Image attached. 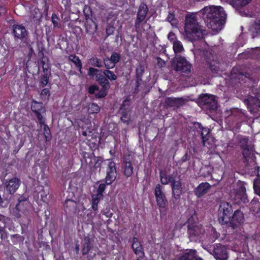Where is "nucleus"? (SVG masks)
<instances>
[{
	"instance_id": "obj_1",
	"label": "nucleus",
	"mask_w": 260,
	"mask_h": 260,
	"mask_svg": "<svg viewBox=\"0 0 260 260\" xmlns=\"http://www.w3.org/2000/svg\"><path fill=\"white\" fill-rule=\"evenodd\" d=\"M244 220V214L240 209L233 212V208L230 203L227 202L220 203L218 209V221L221 224L236 229Z\"/></svg>"
},
{
	"instance_id": "obj_2",
	"label": "nucleus",
	"mask_w": 260,
	"mask_h": 260,
	"mask_svg": "<svg viewBox=\"0 0 260 260\" xmlns=\"http://www.w3.org/2000/svg\"><path fill=\"white\" fill-rule=\"evenodd\" d=\"M207 26L213 30H220L225 14L221 6L205 7L199 12Z\"/></svg>"
},
{
	"instance_id": "obj_3",
	"label": "nucleus",
	"mask_w": 260,
	"mask_h": 260,
	"mask_svg": "<svg viewBox=\"0 0 260 260\" xmlns=\"http://www.w3.org/2000/svg\"><path fill=\"white\" fill-rule=\"evenodd\" d=\"M205 34L206 30L197 21L195 14H187L185 16L183 35L186 39L191 42L200 40Z\"/></svg>"
},
{
	"instance_id": "obj_4",
	"label": "nucleus",
	"mask_w": 260,
	"mask_h": 260,
	"mask_svg": "<svg viewBox=\"0 0 260 260\" xmlns=\"http://www.w3.org/2000/svg\"><path fill=\"white\" fill-rule=\"evenodd\" d=\"M197 220V214L194 212L185 223L187 225L188 237L191 240H195L204 232L202 225L200 224Z\"/></svg>"
},
{
	"instance_id": "obj_5",
	"label": "nucleus",
	"mask_w": 260,
	"mask_h": 260,
	"mask_svg": "<svg viewBox=\"0 0 260 260\" xmlns=\"http://www.w3.org/2000/svg\"><path fill=\"white\" fill-rule=\"evenodd\" d=\"M198 102L199 106L207 112L213 113L217 110L218 102L213 95L202 94L200 95Z\"/></svg>"
},
{
	"instance_id": "obj_6",
	"label": "nucleus",
	"mask_w": 260,
	"mask_h": 260,
	"mask_svg": "<svg viewBox=\"0 0 260 260\" xmlns=\"http://www.w3.org/2000/svg\"><path fill=\"white\" fill-rule=\"evenodd\" d=\"M148 8L147 5L142 2L139 5L135 20L134 26L137 31L142 30L143 26L147 23L149 18H146L148 13Z\"/></svg>"
},
{
	"instance_id": "obj_7",
	"label": "nucleus",
	"mask_w": 260,
	"mask_h": 260,
	"mask_svg": "<svg viewBox=\"0 0 260 260\" xmlns=\"http://www.w3.org/2000/svg\"><path fill=\"white\" fill-rule=\"evenodd\" d=\"M154 193L160 214L166 215V208L168 204V200L165 193L162 191V187L159 184L155 186Z\"/></svg>"
},
{
	"instance_id": "obj_8",
	"label": "nucleus",
	"mask_w": 260,
	"mask_h": 260,
	"mask_svg": "<svg viewBox=\"0 0 260 260\" xmlns=\"http://www.w3.org/2000/svg\"><path fill=\"white\" fill-rule=\"evenodd\" d=\"M12 33L14 36L15 41L21 40L19 46L25 47L27 45L26 37L28 32L26 28L22 24H14L12 26Z\"/></svg>"
},
{
	"instance_id": "obj_9",
	"label": "nucleus",
	"mask_w": 260,
	"mask_h": 260,
	"mask_svg": "<svg viewBox=\"0 0 260 260\" xmlns=\"http://www.w3.org/2000/svg\"><path fill=\"white\" fill-rule=\"evenodd\" d=\"M107 161L108 164L106 167V176L105 180L106 183L108 185H110L116 180L117 171L116 164L113 159H108Z\"/></svg>"
},
{
	"instance_id": "obj_10",
	"label": "nucleus",
	"mask_w": 260,
	"mask_h": 260,
	"mask_svg": "<svg viewBox=\"0 0 260 260\" xmlns=\"http://www.w3.org/2000/svg\"><path fill=\"white\" fill-rule=\"evenodd\" d=\"M176 62L173 64L176 71L188 75L191 72V64L186 58L181 55H177Z\"/></svg>"
},
{
	"instance_id": "obj_11",
	"label": "nucleus",
	"mask_w": 260,
	"mask_h": 260,
	"mask_svg": "<svg viewBox=\"0 0 260 260\" xmlns=\"http://www.w3.org/2000/svg\"><path fill=\"white\" fill-rule=\"evenodd\" d=\"M176 62L173 64L176 71L188 75L191 72V64L186 58L181 55H177Z\"/></svg>"
},
{
	"instance_id": "obj_12",
	"label": "nucleus",
	"mask_w": 260,
	"mask_h": 260,
	"mask_svg": "<svg viewBox=\"0 0 260 260\" xmlns=\"http://www.w3.org/2000/svg\"><path fill=\"white\" fill-rule=\"evenodd\" d=\"M83 157L90 168L96 170L101 167V163L103 161L102 157H96L93 152L90 153L86 152H83Z\"/></svg>"
},
{
	"instance_id": "obj_13",
	"label": "nucleus",
	"mask_w": 260,
	"mask_h": 260,
	"mask_svg": "<svg viewBox=\"0 0 260 260\" xmlns=\"http://www.w3.org/2000/svg\"><path fill=\"white\" fill-rule=\"evenodd\" d=\"M31 110L35 114L40 124L44 123V118L42 115V113L45 112V108L41 102H38L35 100L31 101Z\"/></svg>"
},
{
	"instance_id": "obj_14",
	"label": "nucleus",
	"mask_w": 260,
	"mask_h": 260,
	"mask_svg": "<svg viewBox=\"0 0 260 260\" xmlns=\"http://www.w3.org/2000/svg\"><path fill=\"white\" fill-rule=\"evenodd\" d=\"M244 103L251 113H255L260 108V100L255 96H248L244 100Z\"/></svg>"
},
{
	"instance_id": "obj_15",
	"label": "nucleus",
	"mask_w": 260,
	"mask_h": 260,
	"mask_svg": "<svg viewBox=\"0 0 260 260\" xmlns=\"http://www.w3.org/2000/svg\"><path fill=\"white\" fill-rule=\"evenodd\" d=\"M212 254L216 260H226L228 258L227 249L221 244H217L214 246Z\"/></svg>"
},
{
	"instance_id": "obj_16",
	"label": "nucleus",
	"mask_w": 260,
	"mask_h": 260,
	"mask_svg": "<svg viewBox=\"0 0 260 260\" xmlns=\"http://www.w3.org/2000/svg\"><path fill=\"white\" fill-rule=\"evenodd\" d=\"M172 196L174 200L173 204L175 205L178 200H179L181 195L182 193V183L180 179L176 180L174 182L171 184Z\"/></svg>"
},
{
	"instance_id": "obj_17",
	"label": "nucleus",
	"mask_w": 260,
	"mask_h": 260,
	"mask_svg": "<svg viewBox=\"0 0 260 260\" xmlns=\"http://www.w3.org/2000/svg\"><path fill=\"white\" fill-rule=\"evenodd\" d=\"M132 248L135 254L138 256L137 259H142L145 256L144 248L141 242L136 237H133Z\"/></svg>"
},
{
	"instance_id": "obj_18",
	"label": "nucleus",
	"mask_w": 260,
	"mask_h": 260,
	"mask_svg": "<svg viewBox=\"0 0 260 260\" xmlns=\"http://www.w3.org/2000/svg\"><path fill=\"white\" fill-rule=\"evenodd\" d=\"M20 184V179L14 177L6 182L5 183V188L9 194H13L18 189Z\"/></svg>"
},
{
	"instance_id": "obj_19",
	"label": "nucleus",
	"mask_w": 260,
	"mask_h": 260,
	"mask_svg": "<svg viewBox=\"0 0 260 260\" xmlns=\"http://www.w3.org/2000/svg\"><path fill=\"white\" fill-rule=\"evenodd\" d=\"M98 83L102 86V88L95 94V98L97 99L104 98L107 95L108 90L110 88V83L106 77Z\"/></svg>"
},
{
	"instance_id": "obj_20",
	"label": "nucleus",
	"mask_w": 260,
	"mask_h": 260,
	"mask_svg": "<svg viewBox=\"0 0 260 260\" xmlns=\"http://www.w3.org/2000/svg\"><path fill=\"white\" fill-rule=\"evenodd\" d=\"M184 99L183 98L167 97L165 100V107H180L184 103Z\"/></svg>"
},
{
	"instance_id": "obj_21",
	"label": "nucleus",
	"mask_w": 260,
	"mask_h": 260,
	"mask_svg": "<svg viewBox=\"0 0 260 260\" xmlns=\"http://www.w3.org/2000/svg\"><path fill=\"white\" fill-rule=\"evenodd\" d=\"M178 260H203L197 254V251L194 249H187L180 254L178 257Z\"/></svg>"
},
{
	"instance_id": "obj_22",
	"label": "nucleus",
	"mask_w": 260,
	"mask_h": 260,
	"mask_svg": "<svg viewBox=\"0 0 260 260\" xmlns=\"http://www.w3.org/2000/svg\"><path fill=\"white\" fill-rule=\"evenodd\" d=\"M211 187V185L209 183L202 182L194 189V194L197 198H200L206 194Z\"/></svg>"
},
{
	"instance_id": "obj_23",
	"label": "nucleus",
	"mask_w": 260,
	"mask_h": 260,
	"mask_svg": "<svg viewBox=\"0 0 260 260\" xmlns=\"http://www.w3.org/2000/svg\"><path fill=\"white\" fill-rule=\"evenodd\" d=\"M122 165L124 175L126 178L131 177L133 175L134 171L131 158L129 156L123 158Z\"/></svg>"
},
{
	"instance_id": "obj_24",
	"label": "nucleus",
	"mask_w": 260,
	"mask_h": 260,
	"mask_svg": "<svg viewBox=\"0 0 260 260\" xmlns=\"http://www.w3.org/2000/svg\"><path fill=\"white\" fill-rule=\"evenodd\" d=\"M83 142L89 146L91 151H93L99 148L100 139L96 136H93L92 134H89L88 137L86 138Z\"/></svg>"
},
{
	"instance_id": "obj_25",
	"label": "nucleus",
	"mask_w": 260,
	"mask_h": 260,
	"mask_svg": "<svg viewBox=\"0 0 260 260\" xmlns=\"http://www.w3.org/2000/svg\"><path fill=\"white\" fill-rule=\"evenodd\" d=\"M160 182L163 185H167L169 183H173L176 180V176L173 174L167 175L166 173H160Z\"/></svg>"
},
{
	"instance_id": "obj_26",
	"label": "nucleus",
	"mask_w": 260,
	"mask_h": 260,
	"mask_svg": "<svg viewBox=\"0 0 260 260\" xmlns=\"http://www.w3.org/2000/svg\"><path fill=\"white\" fill-rule=\"evenodd\" d=\"M85 27L87 33L93 34L97 30L98 24L92 18L89 19L88 20H86Z\"/></svg>"
},
{
	"instance_id": "obj_27",
	"label": "nucleus",
	"mask_w": 260,
	"mask_h": 260,
	"mask_svg": "<svg viewBox=\"0 0 260 260\" xmlns=\"http://www.w3.org/2000/svg\"><path fill=\"white\" fill-rule=\"evenodd\" d=\"M124 101L119 110V113L121 114V120L124 123H128L130 120L129 113V110L127 108H124L125 106Z\"/></svg>"
},
{
	"instance_id": "obj_28",
	"label": "nucleus",
	"mask_w": 260,
	"mask_h": 260,
	"mask_svg": "<svg viewBox=\"0 0 260 260\" xmlns=\"http://www.w3.org/2000/svg\"><path fill=\"white\" fill-rule=\"evenodd\" d=\"M198 128L200 129L201 133V139L204 146H206L207 141L208 140L209 137V129L208 128L204 127L200 123H198Z\"/></svg>"
},
{
	"instance_id": "obj_29",
	"label": "nucleus",
	"mask_w": 260,
	"mask_h": 260,
	"mask_svg": "<svg viewBox=\"0 0 260 260\" xmlns=\"http://www.w3.org/2000/svg\"><path fill=\"white\" fill-rule=\"evenodd\" d=\"M91 239L88 236L84 238L82 245V253L83 255L87 254L91 249Z\"/></svg>"
},
{
	"instance_id": "obj_30",
	"label": "nucleus",
	"mask_w": 260,
	"mask_h": 260,
	"mask_svg": "<svg viewBox=\"0 0 260 260\" xmlns=\"http://www.w3.org/2000/svg\"><path fill=\"white\" fill-rule=\"evenodd\" d=\"M251 0H229V4L236 9H240L248 4Z\"/></svg>"
},
{
	"instance_id": "obj_31",
	"label": "nucleus",
	"mask_w": 260,
	"mask_h": 260,
	"mask_svg": "<svg viewBox=\"0 0 260 260\" xmlns=\"http://www.w3.org/2000/svg\"><path fill=\"white\" fill-rule=\"evenodd\" d=\"M209 69L212 74H218L221 69V63L219 61L212 60L209 63Z\"/></svg>"
},
{
	"instance_id": "obj_32",
	"label": "nucleus",
	"mask_w": 260,
	"mask_h": 260,
	"mask_svg": "<svg viewBox=\"0 0 260 260\" xmlns=\"http://www.w3.org/2000/svg\"><path fill=\"white\" fill-rule=\"evenodd\" d=\"M234 202L235 204H240L241 203L245 204L248 202L247 194L236 192L234 198Z\"/></svg>"
},
{
	"instance_id": "obj_33",
	"label": "nucleus",
	"mask_w": 260,
	"mask_h": 260,
	"mask_svg": "<svg viewBox=\"0 0 260 260\" xmlns=\"http://www.w3.org/2000/svg\"><path fill=\"white\" fill-rule=\"evenodd\" d=\"M69 59L70 61L73 62L76 67L79 70L80 72H81L82 64L79 57L75 54H72L69 56Z\"/></svg>"
},
{
	"instance_id": "obj_34",
	"label": "nucleus",
	"mask_w": 260,
	"mask_h": 260,
	"mask_svg": "<svg viewBox=\"0 0 260 260\" xmlns=\"http://www.w3.org/2000/svg\"><path fill=\"white\" fill-rule=\"evenodd\" d=\"M243 161L244 163H248L249 159L253 155V153L249 146L242 149Z\"/></svg>"
},
{
	"instance_id": "obj_35",
	"label": "nucleus",
	"mask_w": 260,
	"mask_h": 260,
	"mask_svg": "<svg viewBox=\"0 0 260 260\" xmlns=\"http://www.w3.org/2000/svg\"><path fill=\"white\" fill-rule=\"evenodd\" d=\"M237 139L241 149L249 147L248 145L249 141L248 137L239 135L237 136Z\"/></svg>"
},
{
	"instance_id": "obj_36",
	"label": "nucleus",
	"mask_w": 260,
	"mask_h": 260,
	"mask_svg": "<svg viewBox=\"0 0 260 260\" xmlns=\"http://www.w3.org/2000/svg\"><path fill=\"white\" fill-rule=\"evenodd\" d=\"M250 211L255 213H260V202L258 199L254 198L250 203Z\"/></svg>"
},
{
	"instance_id": "obj_37",
	"label": "nucleus",
	"mask_w": 260,
	"mask_h": 260,
	"mask_svg": "<svg viewBox=\"0 0 260 260\" xmlns=\"http://www.w3.org/2000/svg\"><path fill=\"white\" fill-rule=\"evenodd\" d=\"M50 79V75L45 72L43 75H42L40 76V81H39V85L40 87L44 88L46 87L48 84L49 83Z\"/></svg>"
},
{
	"instance_id": "obj_38",
	"label": "nucleus",
	"mask_w": 260,
	"mask_h": 260,
	"mask_svg": "<svg viewBox=\"0 0 260 260\" xmlns=\"http://www.w3.org/2000/svg\"><path fill=\"white\" fill-rule=\"evenodd\" d=\"M145 72V66L144 64L139 63L136 69V78L139 80L142 79L143 76Z\"/></svg>"
},
{
	"instance_id": "obj_39",
	"label": "nucleus",
	"mask_w": 260,
	"mask_h": 260,
	"mask_svg": "<svg viewBox=\"0 0 260 260\" xmlns=\"http://www.w3.org/2000/svg\"><path fill=\"white\" fill-rule=\"evenodd\" d=\"M92 209L94 212L96 213L98 210V204L99 203L101 200L103 198H101L100 197L97 196L95 194L92 195Z\"/></svg>"
},
{
	"instance_id": "obj_40",
	"label": "nucleus",
	"mask_w": 260,
	"mask_h": 260,
	"mask_svg": "<svg viewBox=\"0 0 260 260\" xmlns=\"http://www.w3.org/2000/svg\"><path fill=\"white\" fill-rule=\"evenodd\" d=\"M100 111V107L97 104L91 103L89 105L88 108V113L89 114H94L98 113Z\"/></svg>"
},
{
	"instance_id": "obj_41",
	"label": "nucleus",
	"mask_w": 260,
	"mask_h": 260,
	"mask_svg": "<svg viewBox=\"0 0 260 260\" xmlns=\"http://www.w3.org/2000/svg\"><path fill=\"white\" fill-rule=\"evenodd\" d=\"M173 48L175 53H181L184 50L182 43L178 40L173 42Z\"/></svg>"
},
{
	"instance_id": "obj_42",
	"label": "nucleus",
	"mask_w": 260,
	"mask_h": 260,
	"mask_svg": "<svg viewBox=\"0 0 260 260\" xmlns=\"http://www.w3.org/2000/svg\"><path fill=\"white\" fill-rule=\"evenodd\" d=\"M90 63L98 68H102L103 67V61L99 58L95 57H92L89 59Z\"/></svg>"
},
{
	"instance_id": "obj_43",
	"label": "nucleus",
	"mask_w": 260,
	"mask_h": 260,
	"mask_svg": "<svg viewBox=\"0 0 260 260\" xmlns=\"http://www.w3.org/2000/svg\"><path fill=\"white\" fill-rule=\"evenodd\" d=\"M103 74L105 76V77L108 79V80H110V81L116 80L117 78V76L114 73L110 70H105L103 71Z\"/></svg>"
},
{
	"instance_id": "obj_44",
	"label": "nucleus",
	"mask_w": 260,
	"mask_h": 260,
	"mask_svg": "<svg viewBox=\"0 0 260 260\" xmlns=\"http://www.w3.org/2000/svg\"><path fill=\"white\" fill-rule=\"evenodd\" d=\"M51 93L49 88H44L41 91V98L44 100L48 101L50 96Z\"/></svg>"
},
{
	"instance_id": "obj_45",
	"label": "nucleus",
	"mask_w": 260,
	"mask_h": 260,
	"mask_svg": "<svg viewBox=\"0 0 260 260\" xmlns=\"http://www.w3.org/2000/svg\"><path fill=\"white\" fill-rule=\"evenodd\" d=\"M11 239L12 243L15 245L19 243L23 242L24 241V238L22 236L16 234L11 235Z\"/></svg>"
},
{
	"instance_id": "obj_46",
	"label": "nucleus",
	"mask_w": 260,
	"mask_h": 260,
	"mask_svg": "<svg viewBox=\"0 0 260 260\" xmlns=\"http://www.w3.org/2000/svg\"><path fill=\"white\" fill-rule=\"evenodd\" d=\"M40 126L42 127L43 126V131H44V137L46 138V141L48 140V139L50 138L51 135V132L50 130V128L48 125L45 124V121L44 119V123L42 124H40Z\"/></svg>"
},
{
	"instance_id": "obj_47",
	"label": "nucleus",
	"mask_w": 260,
	"mask_h": 260,
	"mask_svg": "<svg viewBox=\"0 0 260 260\" xmlns=\"http://www.w3.org/2000/svg\"><path fill=\"white\" fill-rule=\"evenodd\" d=\"M27 202V198L23 196H20L18 199V203L16 205V209L20 210L21 209L22 206L26 205Z\"/></svg>"
},
{
	"instance_id": "obj_48",
	"label": "nucleus",
	"mask_w": 260,
	"mask_h": 260,
	"mask_svg": "<svg viewBox=\"0 0 260 260\" xmlns=\"http://www.w3.org/2000/svg\"><path fill=\"white\" fill-rule=\"evenodd\" d=\"M106 185H108L105 182L104 183L100 184L96 190L97 193L95 195L100 197L101 198H103V193L106 189Z\"/></svg>"
},
{
	"instance_id": "obj_49",
	"label": "nucleus",
	"mask_w": 260,
	"mask_h": 260,
	"mask_svg": "<svg viewBox=\"0 0 260 260\" xmlns=\"http://www.w3.org/2000/svg\"><path fill=\"white\" fill-rule=\"evenodd\" d=\"M59 18L57 15L55 13H53L51 16V21L53 23L54 28H60L61 24L59 22Z\"/></svg>"
},
{
	"instance_id": "obj_50",
	"label": "nucleus",
	"mask_w": 260,
	"mask_h": 260,
	"mask_svg": "<svg viewBox=\"0 0 260 260\" xmlns=\"http://www.w3.org/2000/svg\"><path fill=\"white\" fill-rule=\"evenodd\" d=\"M107 70L113 69L116 64L113 63L109 57L104 58L103 62Z\"/></svg>"
},
{
	"instance_id": "obj_51",
	"label": "nucleus",
	"mask_w": 260,
	"mask_h": 260,
	"mask_svg": "<svg viewBox=\"0 0 260 260\" xmlns=\"http://www.w3.org/2000/svg\"><path fill=\"white\" fill-rule=\"evenodd\" d=\"M83 13L85 16V20H88L89 19H92V11L91 8L87 5H85L83 9Z\"/></svg>"
},
{
	"instance_id": "obj_52",
	"label": "nucleus",
	"mask_w": 260,
	"mask_h": 260,
	"mask_svg": "<svg viewBox=\"0 0 260 260\" xmlns=\"http://www.w3.org/2000/svg\"><path fill=\"white\" fill-rule=\"evenodd\" d=\"M190 155L188 154L187 152H186L185 154L181 157V158L176 162V166L180 167L183 162L190 160Z\"/></svg>"
},
{
	"instance_id": "obj_53",
	"label": "nucleus",
	"mask_w": 260,
	"mask_h": 260,
	"mask_svg": "<svg viewBox=\"0 0 260 260\" xmlns=\"http://www.w3.org/2000/svg\"><path fill=\"white\" fill-rule=\"evenodd\" d=\"M109 58L112 61V62H113V63L116 64L120 61V55L118 53L114 51L112 52Z\"/></svg>"
},
{
	"instance_id": "obj_54",
	"label": "nucleus",
	"mask_w": 260,
	"mask_h": 260,
	"mask_svg": "<svg viewBox=\"0 0 260 260\" xmlns=\"http://www.w3.org/2000/svg\"><path fill=\"white\" fill-rule=\"evenodd\" d=\"M75 203V202L73 200L67 199L63 204V207L66 211H67V210H70V207H74Z\"/></svg>"
},
{
	"instance_id": "obj_55",
	"label": "nucleus",
	"mask_w": 260,
	"mask_h": 260,
	"mask_svg": "<svg viewBox=\"0 0 260 260\" xmlns=\"http://www.w3.org/2000/svg\"><path fill=\"white\" fill-rule=\"evenodd\" d=\"M100 90L99 87L96 84H93L90 85L88 89V93L90 94H95V91Z\"/></svg>"
},
{
	"instance_id": "obj_56",
	"label": "nucleus",
	"mask_w": 260,
	"mask_h": 260,
	"mask_svg": "<svg viewBox=\"0 0 260 260\" xmlns=\"http://www.w3.org/2000/svg\"><path fill=\"white\" fill-rule=\"evenodd\" d=\"M48 61H49V59L47 57L41 58V63L42 66L43 70L44 73L48 71L49 66L48 64H46V62H48Z\"/></svg>"
},
{
	"instance_id": "obj_57",
	"label": "nucleus",
	"mask_w": 260,
	"mask_h": 260,
	"mask_svg": "<svg viewBox=\"0 0 260 260\" xmlns=\"http://www.w3.org/2000/svg\"><path fill=\"white\" fill-rule=\"evenodd\" d=\"M5 226L6 223L5 216L2 215H0V233H2L4 231Z\"/></svg>"
},
{
	"instance_id": "obj_58",
	"label": "nucleus",
	"mask_w": 260,
	"mask_h": 260,
	"mask_svg": "<svg viewBox=\"0 0 260 260\" xmlns=\"http://www.w3.org/2000/svg\"><path fill=\"white\" fill-rule=\"evenodd\" d=\"M99 72V70L92 67H90L88 69V75L90 77H95Z\"/></svg>"
},
{
	"instance_id": "obj_59",
	"label": "nucleus",
	"mask_w": 260,
	"mask_h": 260,
	"mask_svg": "<svg viewBox=\"0 0 260 260\" xmlns=\"http://www.w3.org/2000/svg\"><path fill=\"white\" fill-rule=\"evenodd\" d=\"M38 55L41 57V58L47 57L46 56H45L44 53L45 48L42 44L40 46L38 47Z\"/></svg>"
},
{
	"instance_id": "obj_60",
	"label": "nucleus",
	"mask_w": 260,
	"mask_h": 260,
	"mask_svg": "<svg viewBox=\"0 0 260 260\" xmlns=\"http://www.w3.org/2000/svg\"><path fill=\"white\" fill-rule=\"evenodd\" d=\"M40 194L41 200L43 202H45V200L47 199V197L49 194V191H45L44 189H42L40 192Z\"/></svg>"
},
{
	"instance_id": "obj_61",
	"label": "nucleus",
	"mask_w": 260,
	"mask_h": 260,
	"mask_svg": "<svg viewBox=\"0 0 260 260\" xmlns=\"http://www.w3.org/2000/svg\"><path fill=\"white\" fill-rule=\"evenodd\" d=\"M142 83V79L139 80L136 78L135 87L134 89V92L138 93L139 91V87Z\"/></svg>"
},
{
	"instance_id": "obj_62",
	"label": "nucleus",
	"mask_w": 260,
	"mask_h": 260,
	"mask_svg": "<svg viewBox=\"0 0 260 260\" xmlns=\"http://www.w3.org/2000/svg\"><path fill=\"white\" fill-rule=\"evenodd\" d=\"M254 171L256 173L257 178L254 180L253 181V188H254V184L256 180L260 181V166H257L255 168Z\"/></svg>"
},
{
	"instance_id": "obj_63",
	"label": "nucleus",
	"mask_w": 260,
	"mask_h": 260,
	"mask_svg": "<svg viewBox=\"0 0 260 260\" xmlns=\"http://www.w3.org/2000/svg\"><path fill=\"white\" fill-rule=\"evenodd\" d=\"M168 39L169 40H170L171 42H174V41H178L176 40V36L175 34L172 32L171 31L169 33L168 35Z\"/></svg>"
},
{
	"instance_id": "obj_64",
	"label": "nucleus",
	"mask_w": 260,
	"mask_h": 260,
	"mask_svg": "<svg viewBox=\"0 0 260 260\" xmlns=\"http://www.w3.org/2000/svg\"><path fill=\"white\" fill-rule=\"evenodd\" d=\"M156 60L157 65L159 67L162 68L166 66V62L164 59H161L160 57H157Z\"/></svg>"
}]
</instances>
